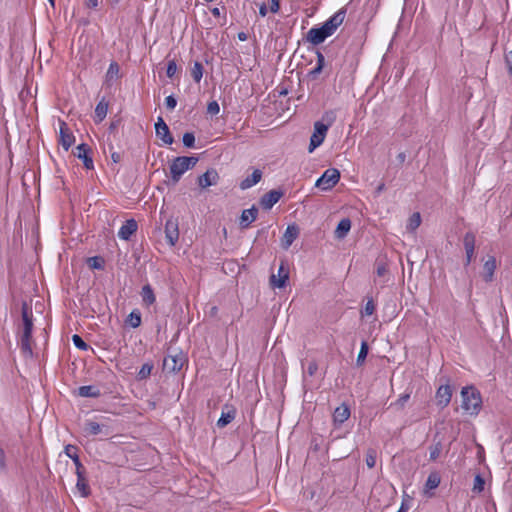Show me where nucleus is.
<instances>
[{
  "label": "nucleus",
  "mask_w": 512,
  "mask_h": 512,
  "mask_svg": "<svg viewBox=\"0 0 512 512\" xmlns=\"http://www.w3.org/2000/svg\"><path fill=\"white\" fill-rule=\"evenodd\" d=\"M23 332L21 336L20 347L23 354L32 356V329H33V313L32 310L24 304L22 307Z\"/></svg>",
  "instance_id": "1"
},
{
  "label": "nucleus",
  "mask_w": 512,
  "mask_h": 512,
  "mask_svg": "<svg viewBox=\"0 0 512 512\" xmlns=\"http://www.w3.org/2000/svg\"><path fill=\"white\" fill-rule=\"evenodd\" d=\"M462 409L470 415H477L482 406L480 392L473 386H467L461 390Z\"/></svg>",
  "instance_id": "2"
},
{
  "label": "nucleus",
  "mask_w": 512,
  "mask_h": 512,
  "mask_svg": "<svg viewBox=\"0 0 512 512\" xmlns=\"http://www.w3.org/2000/svg\"><path fill=\"white\" fill-rule=\"evenodd\" d=\"M198 162L197 157L179 156L176 157L170 165V176L174 184L178 183L182 175L192 169Z\"/></svg>",
  "instance_id": "3"
},
{
  "label": "nucleus",
  "mask_w": 512,
  "mask_h": 512,
  "mask_svg": "<svg viewBox=\"0 0 512 512\" xmlns=\"http://www.w3.org/2000/svg\"><path fill=\"white\" fill-rule=\"evenodd\" d=\"M340 180V172L336 168H329L317 179L315 186L323 191L331 190Z\"/></svg>",
  "instance_id": "4"
},
{
  "label": "nucleus",
  "mask_w": 512,
  "mask_h": 512,
  "mask_svg": "<svg viewBox=\"0 0 512 512\" xmlns=\"http://www.w3.org/2000/svg\"><path fill=\"white\" fill-rule=\"evenodd\" d=\"M329 129V125L324 124L321 121H317L314 123V131L310 137V143L308 147V151L311 153L317 147H319L325 140L327 132Z\"/></svg>",
  "instance_id": "5"
},
{
  "label": "nucleus",
  "mask_w": 512,
  "mask_h": 512,
  "mask_svg": "<svg viewBox=\"0 0 512 512\" xmlns=\"http://www.w3.org/2000/svg\"><path fill=\"white\" fill-rule=\"evenodd\" d=\"M346 17V9L341 8L329 17L324 23L323 27L327 33L332 36L336 30L343 24Z\"/></svg>",
  "instance_id": "6"
},
{
  "label": "nucleus",
  "mask_w": 512,
  "mask_h": 512,
  "mask_svg": "<svg viewBox=\"0 0 512 512\" xmlns=\"http://www.w3.org/2000/svg\"><path fill=\"white\" fill-rule=\"evenodd\" d=\"M75 142V136L68 127L67 123L59 121V144L65 151H68Z\"/></svg>",
  "instance_id": "7"
},
{
  "label": "nucleus",
  "mask_w": 512,
  "mask_h": 512,
  "mask_svg": "<svg viewBox=\"0 0 512 512\" xmlns=\"http://www.w3.org/2000/svg\"><path fill=\"white\" fill-rule=\"evenodd\" d=\"M289 279V268L284 261H281L277 275L272 274L270 283L274 288H284Z\"/></svg>",
  "instance_id": "8"
},
{
  "label": "nucleus",
  "mask_w": 512,
  "mask_h": 512,
  "mask_svg": "<svg viewBox=\"0 0 512 512\" xmlns=\"http://www.w3.org/2000/svg\"><path fill=\"white\" fill-rule=\"evenodd\" d=\"M90 154L91 148L85 143H81L75 148L74 155L83 161V165L87 170L94 168L93 159Z\"/></svg>",
  "instance_id": "9"
},
{
  "label": "nucleus",
  "mask_w": 512,
  "mask_h": 512,
  "mask_svg": "<svg viewBox=\"0 0 512 512\" xmlns=\"http://www.w3.org/2000/svg\"><path fill=\"white\" fill-rule=\"evenodd\" d=\"M155 131L158 138L162 140L165 145H171L174 141L168 125L165 123L162 117H158L155 123Z\"/></svg>",
  "instance_id": "10"
},
{
  "label": "nucleus",
  "mask_w": 512,
  "mask_h": 512,
  "mask_svg": "<svg viewBox=\"0 0 512 512\" xmlns=\"http://www.w3.org/2000/svg\"><path fill=\"white\" fill-rule=\"evenodd\" d=\"M165 238L170 246H175L179 239V229L176 220L169 219L165 223Z\"/></svg>",
  "instance_id": "11"
},
{
  "label": "nucleus",
  "mask_w": 512,
  "mask_h": 512,
  "mask_svg": "<svg viewBox=\"0 0 512 512\" xmlns=\"http://www.w3.org/2000/svg\"><path fill=\"white\" fill-rule=\"evenodd\" d=\"M475 242H476V238H475L474 233L467 232L464 235L463 244H464L465 253H466L465 265H469L472 262L473 258H474Z\"/></svg>",
  "instance_id": "12"
},
{
  "label": "nucleus",
  "mask_w": 512,
  "mask_h": 512,
  "mask_svg": "<svg viewBox=\"0 0 512 512\" xmlns=\"http://www.w3.org/2000/svg\"><path fill=\"white\" fill-rule=\"evenodd\" d=\"M219 181V174L215 169H208L205 173L198 177V185L202 189L216 185Z\"/></svg>",
  "instance_id": "13"
},
{
  "label": "nucleus",
  "mask_w": 512,
  "mask_h": 512,
  "mask_svg": "<svg viewBox=\"0 0 512 512\" xmlns=\"http://www.w3.org/2000/svg\"><path fill=\"white\" fill-rule=\"evenodd\" d=\"M437 405L444 408L448 406L452 398V388L450 385H441L435 395Z\"/></svg>",
  "instance_id": "14"
},
{
  "label": "nucleus",
  "mask_w": 512,
  "mask_h": 512,
  "mask_svg": "<svg viewBox=\"0 0 512 512\" xmlns=\"http://www.w3.org/2000/svg\"><path fill=\"white\" fill-rule=\"evenodd\" d=\"M328 37H330V35L327 33L323 26L318 28L313 27L307 33V40L313 45H319L323 43Z\"/></svg>",
  "instance_id": "15"
},
{
  "label": "nucleus",
  "mask_w": 512,
  "mask_h": 512,
  "mask_svg": "<svg viewBox=\"0 0 512 512\" xmlns=\"http://www.w3.org/2000/svg\"><path fill=\"white\" fill-rule=\"evenodd\" d=\"M497 268V261L494 256H489L483 265L482 277L487 283L492 282Z\"/></svg>",
  "instance_id": "16"
},
{
  "label": "nucleus",
  "mask_w": 512,
  "mask_h": 512,
  "mask_svg": "<svg viewBox=\"0 0 512 512\" xmlns=\"http://www.w3.org/2000/svg\"><path fill=\"white\" fill-rule=\"evenodd\" d=\"M281 197L282 193L280 191L271 190L262 196L260 205L263 209L269 210L280 200Z\"/></svg>",
  "instance_id": "17"
},
{
  "label": "nucleus",
  "mask_w": 512,
  "mask_h": 512,
  "mask_svg": "<svg viewBox=\"0 0 512 512\" xmlns=\"http://www.w3.org/2000/svg\"><path fill=\"white\" fill-rule=\"evenodd\" d=\"M137 229V222L134 219H128L120 227L118 231V236L122 240H129L130 237L137 231Z\"/></svg>",
  "instance_id": "18"
},
{
  "label": "nucleus",
  "mask_w": 512,
  "mask_h": 512,
  "mask_svg": "<svg viewBox=\"0 0 512 512\" xmlns=\"http://www.w3.org/2000/svg\"><path fill=\"white\" fill-rule=\"evenodd\" d=\"M350 408L347 404L343 403L340 406L336 407L333 412V422L336 426H340L345 421H347L350 417Z\"/></svg>",
  "instance_id": "19"
},
{
  "label": "nucleus",
  "mask_w": 512,
  "mask_h": 512,
  "mask_svg": "<svg viewBox=\"0 0 512 512\" xmlns=\"http://www.w3.org/2000/svg\"><path fill=\"white\" fill-rule=\"evenodd\" d=\"M299 235V228L296 225H288L283 238L282 244L285 249L289 248L291 244L297 239Z\"/></svg>",
  "instance_id": "20"
},
{
  "label": "nucleus",
  "mask_w": 512,
  "mask_h": 512,
  "mask_svg": "<svg viewBox=\"0 0 512 512\" xmlns=\"http://www.w3.org/2000/svg\"><path fill=\"white\" fill-rule=\"evenodd\" d=\"M184 364V358L182 356H172L168 355L164 358L163 365L164 368L168 369L169 371L176 372L181 370Z\"/></svg>",
  "instance_id": "21"
},
{
  "label": "nucleus",
  "mask_w": 512,
  "mask_h": 512,
  "mask_svg": "<svg viewBox=\"0 0 512 512\" xmlns=\"http://www.w3.org/2000/svg\"><path fill=\"white\" fill-rule=\"evenodd\" d=\"M257 214L258 210L255 207L243 210L240 217L241 228H248L250 224L256 220Z\"/></svg>",
  "instance_id": "22"
},
{
  "label": "nucleus",
  "mask_w": 512,
  "mask_h": 512,
  "mask_svg": "<svg viewBox=\"0 0 512 512\" xmlns=\"http://www.w3.org/2000/svg\"><path fill=\"white\" fill-rule=\"evenodd\" d=\"M65 454L71 458L75 464L76 467V473L80 471H84L85 468L82 465L79 455H78V448L74 445H67L65 447Z\"/></svg>",
  "instance_id": "23"
},
{
  "label": "nucleus",
  "mask_w": 512,
  "mask_h": 512,
  "mask_svg": "<svg viewBox=\"0 0 512 512\" xmlns=\"http://www.w3.org/2000/svg\"><path fill=\"white\" fill-rule=\"evenodd\" d=\"M262 178V172L259 169H255L251 176L246 177L240 183V188L246 190L256 185Z\"/></svg>",
  "instance_id": "24"
},
{
  "label": "nucleus",
  "mask_w": 512,
  "mask_h": 512,
  "mask_svg": "<svg viewBox=\"0 0 512 512\" xmlns=\"http://www.w3.org/2000/svg\"><path fill=\"white\" fill-rule=\"evenodd\" d=\"M77 475V489L83 497H87L90 494V488L85 477V470L76 473Z\"/></svg>",
  "instance_id": "25"
},
{
  "label": "nucleus",
  "mask_w": 512,
  "mask_h": 512,
  "mask_svg": "<svg viewBox=\"0 0 512 512\" xmlns=\"http://www.w3.org/2000/svg\"><path fill=\"white\" fill-rule=\"evenodd\" d=\"M108 106H109V104L104 98L98 102V104L96 105V108H95V122L96 123H100L105 119L107 112H108Z\"/></svg>",
  "instance_id": "26"
},
{
  "label": "nucleus",
  "mask_w": 512,
  "mask_h": 512,
  "mask_svg": "<svg viewBox=\"0 0 512 512\" xmlns=\"http://www.w3.org/2000/svg\"><path fill=\"white\" fill-rule=\"evenodd\" d=\"M142 301L146 306H150L155 303L156 297L152 287L149 284H146L142 287L141 290Z\"/></svg>",
  "instance_id": "27"
},
{
  "label": "nucleus",
  "mask_w": 512,
  "mask_h": 512,
  "mask_svg": "<svg viewBox=\"0 0 512 512\" xmlns=\"http://www.w3.org/2000/svg\"><path fill=\"white\" fill-rule=\"evenodd\" d=\"M440 482H441V477H440L439 473L431 472L428 475V478L425 483V488H424L425 494H427L428 491H430V490L436 489L440 485Z\"/></svg>",
  "instance_id": "28"
},
{
  "label": "nucleus",
  "mask_w": 512,
  "mask_h": 512,
  "mask_svg": "<svg viewBox=\"0 0 512 512\" xmlns=\"http://www.w3.org/2000/svg\"><path fill=\"white\" fill-rule=\"evenodd\" d=\"M78 395L81 397L98 398L101 393L97 387L93 385H85L78 388Z\"/></svg>",
  "instance_id": "29"
},
{
  "label": "nucleus",
  "mask_w": 512,
  "mask_h": 512,
  "mask_svg": "<svg viewBox=\"0 0 512 512\" xmlns=\"http://www.w3.org/2000/svg\"><path fill=\"white\" fill-rule=\"evenodd\" d=\"M351 229V221L348 218L342 219L335 230V236L339 239L344 238Z\"/></svg>",
  "instance_id": "30"
},
{
  "label": "nucleus",
  "mask_w": 512,
  "mask_h": 512,
  "mask_svg": "<svg viewBox=\"0 0 512 512\" xmlns=\"http://www.w3.org/2000/svg\"><path fill=\"white\" fill-rule=\"evenodd\" d=\"M411 396L410 392L403 393L399 395V397L392 403H390L389 408H394L395 410H402L406 406Z\"/></svg>",
  "instance_id": "31"
},
{
  "label": "nucleus",
  "mask_w": 512,
  "mask_h": 512,
  "mask_svg": "<svg viewBox=\"0 0 512 512\" xmlns=\"http://www.w3.org/2000/svg\"><path fill=\"white\" fill-rule=\"evenodd\" d=\"M87 264L90 269L103 270L105 267V260L101 256H93L87 259Z\"/></svg>",
  "instance_id": "32"
},
{
  "label": "nucleus",
  "mask_w": 512,
  "mask_h": 512,
  "mask_svg": "<svg viewBox=\"0 0 512 512\" xmlns=\"http://www.w3.org/2000/svg\"><path fill=\"white\" fill-rule=\"evenodd\" d=\"M103 426L95 421H88L85 424L84 430L88 435H98L102 433Z\"/></svg>",
  "instance_id": "33"
},
{
  "label": "nucleus",
  "mask_w": 512,
  "mask_h": 512,
  "mask_svg": "<svg viewBox=\"0 0 512 512\" xmlns=\"http://www.w3.org/2000/svg\"><path fill=\"white\" fill-rule=\"evenodd\" d=\"M420 224H421L420 213L415 212L409 217L406 228H407V230L414 232L420 226Z\"/></svg>",
  "instance_id": "34"
},
{
  "label": "nucleus",
  "mask_w": 512,
  "mask_h": 512,
  "mask_svg": "<svg viewBox=\"0 0 512 512\" xmlns=\"http://www.w3.org/2000/svg\"><path fill=\"white\" fill-rule=\"evenodd\" d=\"M127 323L132 328H137L141 325V313L138 310H133L127 317Z\"/></svg>",
  "instance_id": "35"
},
{
  "label": "nucleus",
  "mask_w": 512,
  "mask_h": 512,
  "mask_svg": "<svg viewBox=\"0 0 512 512\" xmlns=\"http://www.w3.org/2000/svg\"><path fill=\"white\" fill-rule=\"evenodd\" d=\"M191 76L196 83H199L203 76V66L200 62H195L191 69Z\"/></svg>",
  "instance_id": "36"
},
{
  "label": "nucleus",
  "mask_w": 512,
  "mask_h": 512,
  "mask_svg": "<svg viewBox=\"0 0 512 512\" xmlns=\"http://www.w3.org/2000/svg\"><path fill=\"white\" fill-rule=\"evenodd\" d=\"M484 487H485L484 478L480 474H477L474 478L472 491L474 493H481L484 490Z\"/></svg>",
  "instance_id": "37"
},
{
  "label": "nucleus",
  "mask_w": 512,
  "mask_h": 512,
  "mask_svg": "<svg viewBox=\"0 0 512 512\" xmlns=\"http://www.w3.org/2000/svg\"><path fill=\"white\" fill-rule=\"evenodd\" d=\"M72 341L73 344L80 350L86 351L89 348L88 344L78 334H74L72 336Z\"/></svg>",
  "instance_id": "38"
},
{
  "label": "nucleus",
  "mask_w": 512,
  "mask_h": 512,
  "mask_svg": "<svg viewBox=\"0 0 512 512\" xmlns=\"http://www.w3.org/2000/svg\"><path fill=\"white\" fill-rule=\"evenodd\" d=\"M368 354V344L367 342L363 341L361 343L360 351L357 356V364H362Z\"/></svg>",
  "instance_id": "39"
},
{
  "label": "nucleus",
  "mask_w": 512,
  "mask_h": 512,
  "mask_svg": "<svg viewBox=\"0 0 512 512\" xmlns=\"http://www.w3.org/2000/svg\"><path fill=\"white\" fill-rule=\"evenodd\" d=\"M234 419L233 413H222L221 417L217 421L218 427H224Z\"/></svg>",
  "instance_id": "40"
},
{
  "label": "nucleus",
  "mask_w": 512,
  "mask_h": 512,
  "mask_svg": "<svg viewBox=\"0 0 512 512\" xmlns=\"http://www.w3.org/2000/svg\"><path fill=\"white\" fill-rule=\"evenodd\" d=\"M375 309H376V307H375V304H374L373 300L369 299L366 302V304H365V306H364V308H363L361 313H362L363 316H370V315H372L375 312Z\"/></svg>",
  "instance_id": "41"
},
{
  "label": "nucleus",
  "mask_w": 512,
  "mask_h": 512,
  "mask_svg": "<svg viewBox=\"0 0 512 512\" xmlns=\"http://www.w3.org/2000/svg\"><path fill=\"white\" fill-rule=\"evenodd\" d=\"M366 465L369 468H373L376 465V452L374 450H369L366 454Z\"/></svg>",
  "instance_id": "42"
},
{
  "label": "nucleus",
  "mask_w": 512,
  "mask_h": 512,
  "mask_svg": "<svg viewBox=\"0 0 512 512\" xmlns=\"http://www.w3.org/2000/svg\"><path fill=\"white\" fill-rule=\"evenodd\" d=\"M177 72V64L174 60H170L167 64L166 74L167 77L173 78Z\"/></svg>",
  "instance_id": "43"
},
{
  "label": "nucleus",
  "mask_w": 512,
  "mask_h": 512,
  "mask_svg": "<svg viewBox=\"0 0 512 512\" xmlns=\"http://www.w3.org/2000/svg\"><path fill=\"white\" fill-rule=\"evenodd\" d=\"M194 143H195V136L193 133L187 132L183 135L184 146L191 148L194 146Z\"/></svg>",
  "instance_id": "44"
},
{
  "label": "nucleus",
  "mask_w": 512,
  "mask_h": 512,
  "mask_svg": "<svg viewBox=\"0 0 512 512\" xmlns=\"http://www.w3.org/2000/svg\"><path fill=\"white\" fill-rule=\"evenodd\" d=\"M220 111L219 104L216 101H212L207 106V112L211 115H216Z\"/></svg>",
  "instance_id": "45"
},
{
  "label": "nucleus",
  "mask_w": 512,
  "mask_h": 512,
  "mask_svg": "<svg viewBox=\"0 0 512 512\" xmlns=\"http://www.w3.org/2000/svg\"><path fill=\"white\" fill-rule=\"evenodd\" d=\"M387 272H388V268H387L386 263L378 262L377 269H376L377 276L383 277L384 275L387 274Z\"/></svg>",
  "instance_id": "46"
},
{
  "label": "nucleus",
  "mask_w": 512,
  "mask_h": 512,
  "mask_svg": "<svg viewBox=\"0 0 512 512\" xmlns=\"http://www.w3.org/2000/svg\"><path fill=\"white\" fill-rule=\"evenodd\" d=\"M324 56L322 55V53H318L317 55V64H316V67L314 68L313 70V73H319L323 66H324Z\"/></svg>",
  "instance_id": "47"
},
{
  "label": "nucleus",
  "mask_w": 512,
  "mask_h": 512,
  "mask_svg": "<svg viewBox=\"0 0 512 512\" xmlns=\"http://www.w3.org/2000/svg\"><path fill=\"white\" fill-rule=\"evenodd\" d=\"M119 73V65L116 62H112L109 65L107 76L113 77L114 75L117 76Z\"/></svg>",
  "instance_id": "48"
},
{
  "label": "nucleus",
  "mask_w": 512,
  "mask_h": 512,
  "mask_svg": "<svg viewBox=\"0 0 512 512\" xmlns=\"http://www.w3.org/2000/svg\"><path fill=\"white\" fill-rule=\"evenodd\" d=\"M441 452L440 444L435 445L430 449L429 458L430 460H436Z\"/></svg>",
  "instance_id": "49"
},
{
  "label": "nucleus",
  "mask_w": 512,
  "mask_h": 512,
  "mask_svg": "<svg viewBox=\"0 0 512 512\" xmlns=\"http://www.w3.org/2000/svg\"><path fill=\"white\" fill-rule=\"evenodd\" d=\"M165 105L168 109L173 110L177 105L175 97L172 95L167 96L165 98Z\"/></svg>",
  "instance_id": "50"
},
{
  "label": "nucleus",
  "mask_w": 512,
  "mask_h": 512,
  "mask_svg": "<svg viewBox=\"0 0 512 512\" xmlns=\"http://www.w3.org/2000/svg\"><path fill=\"white\" fill-rule=\"evenodd\" d=\"M6 470V454L5 451L0 447V473Z\"/></svg>",
  "instance_id": "51"
},
{
  "label": "nucleus",
  "mask_w": 512,
  "mask_h": 512,
  "mask_svg": "<svg viewBox=\"0 0 512 512\" xmlns=\"http://www.w3.org/2000/svg\"><path fill=\"white\" fill-rule=\"evenodd\" d=\"M505 63L510 76H512V50L505 55Z\"/></svg>",
  "instance_id": "52"
},
{
  "label": "nucleus",
  "mask_w": 512,
  "mask_h": 512,
  "mask_svg": "<svg viewBox=\"0 0 512 512\" xmlns=\"http://www.w3.org/2000/svg\"><path fill=\"white\" fill-rule=\"evenodd\" d=\"M152 366L144 364L139 372L141 378L148 376L151 372Z\"/></svg>",
  "instance_id": "53"
},
{
  "label": "nucleus",
  "mask_w": 512,
  "mask_h": 512,
  "mask_svg": "<svg viewBox=\"0 0 512 512\" xmlns=\"http://www.w3.org/2000/svg\"><path fill=\"white\" fill-rule=\"evenodd\" d=\"M280 9V0H271L270 11L272 13H277Z\"/></svg>",
  "instance_id": "54"
},
{
  "label": "nucleus",
  "mask_w": 512,
  "mask_h": 512,
  "mask_svg": "<svg viewBox=\"0 0 512 512\" xmlns=\"http://www.w3.org/2000/svg\"><path fill=\"white\" fill-rule=\"evenodd\" d=\"M268 13V8L266 6L265 3H262L259 7V14L262 16V17H265Z\"/></svg>",
  "instance_id": "55"
},
{
  "label": "nucleus",
  "mask_w": 512,
  "mask_h": 512,
  "mask_svg": "<svg viewBox=\"0 0 512 512\" xmlns=\"http://www.w3.org/2000/svg\"><path fill=\"white\" fill-rule=\"evenodd\" d=\"M317 364L315 362H312L308 366V373L309 375H314V373L317 371Z\"/></svg>",
  "instance_id": "56"
},
{
  "label": "nucleus",
  "mask_w": 512,
  "mask_h": 512,
  "mask_svg": "<svg viewBox=\"0 0 512 512\" xmlns=\"http://www.w3.org/2000/svg\"><path fill=\"white\" fill-rule=\"evenodd\" d=\"M87 6L91 9H95L98 7V0H88Z\"/></svg>",
  "instance_id": "57"
},
{
  "label": "nucleus",
  "mask_w": 512,
  "mask_h": 512,
  "mask_svg": "<svg viewBox=\"0 0 512 512\" xmlns=\"http://www.w3.org/2000/svg\"><path fill=\"white\" fill-rule=\"evenodd\" d=\"M211 13L214 17H219L220 16V9L218 7H214L211 9Z\"/></svg>",
  "instance_id": "58"
},
{
  "label": "nucleus",
  "mask_w": 512,
  "mask_h": 512,
  "mask_svg": "<svg viewBox=\"0 0 512 512\" xmlns=\"http://www.w3.org/2000/svg\"><path fill=\"white\" fill-rule=\"evenodd\" d=\"M407 511H408V507L405 505L404 502H402V504L397 512H407Z\"/></svg>",
  "instance_id": "59"
},
{
  "label": "nucleus",
  "mask_w": 512,
  "mask_h": 512,
  "mask_svg": "<svg viewBox=\"0 0 512 512\" xmlns=\"http://www.w3.org/2000/svg\"><path fill=\"white\" fill-rule=\"evenodd\" d=\"M238 38L241 41H245L247 39V36H246V34L244 32H241V33L238 34Z\"/></svg>",
  "instance_id": "60"
},
{
  "label": "nucleus",
  "mask_w": 512,
  "mask_h": 512,
  "mask_svg": "<svg viewBox=\"0 0 512 512\" xmlns=\"http://www.w3.org/2000/svg\"><path fill=\"white\" fill-rule=\"evenodd\" d=\"M112 158H113V160H114L115 162H117V161H118V159H119V155H118V154H112Z\"/></svg>",
  "instance_id": "61"
},
{
  "label": "nucleus",
  "mask_w": 512,
  "mask_h": 512,
  "mask_svg": "<svg viewBox=\"0 0 512 512\" xmlns=\"http://www.w3.org/2000/svg\"><path fill=\"white\" fill-rule=\"evenodd\" d=\"M120 0H108V2L112 5H115L119 2Z\"/></svg>",
  "instance_id": "62"
},
{
  "label": "nucleus",
  "mask_w": 512,
  "mask_h": 512,
  "mask_svg": "<svg viewBox=\"0 0 512 512\" xmlns=\"http://www.w3.org/2000/svg\"><path fill=\"white\" fill-rule=\"evenodd\" d=\"M48 1L51 3L52 6L54 5V0H48Z\"/></svg>",
  "instance_id": "63"
}]
</instances>
